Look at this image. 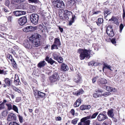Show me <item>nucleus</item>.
I'll return each mask as SVG.
<instances>
[{"label": "nucleus", "instance_id": "1", "mask_svg": "<svg viewBox=\"0 0 125 125\" xmlns=\"http://www.w3.org/2000/svg\"><path fill=\"white\" fill-rule=\"evenodd\" d=\"M41 37L39 34L34 33L29 38V41L27 40L24 42V46L29 49H31L32 47H38L40 45Z\"/></svg>", "mask_w": 125, "mask_h": 125}, {"label": "nucleus", "instance_id": "2", "mask_svg": "<svg viewBox=\"0 0 125 125\" xmlns=\"http://www.w3.org/2000/svg\"><path fill=\"white\" fill-rule=\"evenodd\" d=\"M91 51L90 50H87L85 49H79V51L80 53V59L82 60L84 59L85 57L87 58L90 55L89 52H90Z\"/></svg>", "mask_w": 125, "mask_h": 125}, {"label": "nucleus", "instance_id": "3", "mask_svg": "<svg viewBox=\"0 0 125 125\" xmlns=\"http://www.w3.org/2000/svg\"><path fill=\"white\" fill-rule=\"evenodd\" d=\"M60 17V19L64 20L65 19L68 20L69 18H72L73 17L72 12L68 11L67 10H65L64 11V17L61 16L60 14L59 15Z\"/></svg>", "mask_w": 125, "mask_h": 125}, {"label": "nucleus", "instance_id": "4", "mask_svg": "<svg viewBox=\"0 0 125 125\" xmlns=\"http://www.w3.org/2000/svg\"><path fill=\"white\" fill-rule=\"evenodd\" d=\"M30 19L31 23L36 25L38 23L39 16L36 14H32L30 15Z\"/></svg>", "mask_w": 125, "mask_h": 125}, {"label": "nucleus", "instance_id": "5", "mask_svg": "<svg viewBox=\"0 0 125 125\" xmlns=\"http://www.w3.org/2000/svg\"><path fill=\"white\" fill-rule=\"evenodd\" d=\"M60 73H58L57 72H54L52 76L50 77V79L52 83H53L57 80H58L60 79L59 76Z\"/></svg>", "mask_w": 125, "mask_h": 125}, {"label": "nucleus", "instance_id": "6", "mask_svg": "<svg viewBox=\"0 0 125 125\" xmlns=\"http://www.w3.org/2000/svg\"><path fill=\"white\" fill-rule=\"evenodd\" d=\"M18 24L21 25H23L27 22V19L25 16L20 18L18 20Z\"/></svg>", "mask_w": 125, "mask_h": 125}, {"label": "nucleus", "instance_id": "7", "mask_svg": "<svg viewBox=\"0 0 125 125\" xmlns=\"http://www.w3.org/2000/svg\"><path fill=\"white\" fill-rule=\"evenodd\" d=\"M12 13L15 16L18 17L25 15L26 14V12L24 11L17 10L13 11Z\"/></svg>", "mask_w": 125, "mask_h": 125}, {"label": "nucleus", "instance_id": "8", "mask_svg": "<svg viewBox=\"0 0 125 125\" xmlns=\"http://www.w3.org/2000/svg\"><path fill=\"white\" fill-rule=\"evenodd\" d=\"M108 118V117L106 115L102 113H100L97 117V119L99 121H104Z\"/></svg>", "mask_w": 125, "mask_h": 125}, {"label": "nucleus", "instance_id": "9", "mask_svg": "<svg viewBox=\"0 0 125 125\" xmlns=\"http://www.w3.org/2000/svg\"><path fill=\"white\" fill-rule=\"evenodd\" d=\"M106 33L108 35L111 37H113L114 34L113 30L112 27L111 26H108L107 28Z\"/></svg>", "mask_w": 125, "mask_h": 125}, {"label": "nucleus", "instance_id": "10", "mask_svg": "<svg viewBox=\"0 0 125 125\" xmlns=\"http://www.w3.org/2000/svg\"><path fill=\"white\" fill-rule=\"evenodd\" d=\"M16 115L13 113H11L9 114L8 117L7 118V120L9 121H14L16 120Z\"/></svg>", "mask_w": 125, "mask_h": 125}, {"label": "nucleus", "instance_id": "11", "mask_svg": "<svg viewBox=\"0 0 125 125\" xmlns=\"http://www.w3.org/2000/svg\"><path fill=\"white\" fill-rule=\"evenodd\" d=\"M55 6L58 8H59L60 10H63L64 8L65 5L63 1H62L58 4L55 5Z\"/></svg>", "mask_w": 125, "mask_h": 125}, {"label": "nucleus", "instance_id": "12", "mask_svg": "<svg viewBox=\"0 0 125 125\" xmlns=\"http://www.w3.org/2000/svg\"><path fill=\"white\" fill-rule=\"evenodd\" d=\"M45 60L48 63H50L51 65H52L54 63H55L56 62L53 60L52 58H50L49 57L46 56L45 58Z\"/></svg>", "mask_w": 125, "mask_h": 125}, {"label": "nucleus", "instance_id": "13", "mask_svg": "<svg viewBox=\"0 0 125 125\" xmlns=\"http://www.w3.org/2000/svg\"><path fill=\"white\" fill-rule=\"evenodd\" d=\"M74 81L76 83L79 82L81 80V78L80 74H78L77 76H75L74 80Z\"/></svg>", "mask_w": 125, "mask_h": 125}, {"label": "nucleus", "instance_id": "14", "mask_svg": "<svg viewBox=\"0 0 125 125\" xmlns=\"http://www.w3.org/2000/svg\"><path fill=\"white\" fill-rule=\"evenodd\" d=\"M91 107L90 105H83L81 106L80 107V109L81 110H84L86 109H89Z\"/></svg>", "mask_w": 125, "mask_h": 125}, {"label": "nucleus", "instance_id": "15", "mask_svg": "<svg viewBox=\"0 0 125 125\" xmlns=\"http://www.w3.org/2000/svg\"><path fill=\"white\" fill-rule=\"evenodd\" d=\"M46 64V62L44 61H41L37 64V66L39 68H41L44 66Z\"/></svg>", "mask_w": 125, "mask_h": 125}, {"label": "nucleus", "instance_id": "16", "mask_svg": "<svg viewBox=\"0 0 125 125\" xmlns=\"http://www.w3.org/2000/svg\"><path fill=\"white\" fill-rule=\"evenodd\" d=\"M107 115L109 117L111 118L113 117L114 115L113 109H111L110 110H109L107 112Z\"/></svg>", "mask_w": 125, "mask_h": 125}, {"label": "nucleus", "instance_id": "17", "mask_svg": "<svg viewBox=\"0 0 125 125\" xmlns=\"http://www.w3.org/2000/svg\"><path fill=\"white\" fill-rule=\"evenodd\" d=\"M81 103V99H78L74 103V106L75 107L79 106Z\"/></svg>", "mask_w": 125, "mask_h": 125}, {"label": "nucleus", "instance_id": "18", "mask_svg": "<svg viewBox=\"0 0 125 125\" xmlns=\"http://www.w3.org/2000/svg\"><path fill=\"white\" fill-rule=\"evenodd\" d=\"M61 69L62 70L66 71L69 69V68L67 65L64 63H63L61 66Z\"/></svg>", "mask_w": 125, "mask_h": 125}, {"label": "nucleus", "instance_id": "19", "mask_svg": "<svg viewBox=\"0 0 125 125\" xmlns=\"http://www.w3.org/2000/svg\"><path fill=\"white\" fill-rule=\"evenodd\" d=\"M98 114V112H96L94 113L91 116L90 115H89L88 116H87L86 117H88L89 118H87V120L91 119H94L96 117V116Z\"/></svg>", "mask_w": 125, "mask_h": 125}, {"label": "nucleus", "instance_id": "20", "mask_svg": "<svg viewBox=\"0 0 125 125\" xmlns=\"http://www.w3.org/2000/svg\"><path fill=\"white\" fill-rule=\"evenodd\" d=\"M54 43L55 44L59 47L61 45V43L59 39L56 38L54 39Z\"/></svg>", "mask_w": 125, "mask_h": 125}, {"label": "nucleus", "instance_id": "21", "mask_svg": "<svg viewBox=\"0 0 125 125\" xmlns=\"http://www.w3.org/2000/svg\"><path fill=\"white\" fill-rule=\"evenodd\" d=\"M106 90L109 91L113 92H115L116 91V89L115 88H113L112 87L108 86H106Z\"/></svg>", "mask_w": 125, "mask_h": 125}, {"label": "nucleus", "instance_id": "22", "mask_svg": "<svg viewBox=\"0 0 125 125\" xmlns=\"http://www.w3.org/2000/svg\"><path fill=\"white\" fill-rule=\"evenodd\" d=\"M112 21L113 22L117 24H118L117 19L114 16H113L108 21Z\"/></svg>", "mask_w": 125, "mask_h": 125}, {"label": "nucleus", "instance_id": "23", "mask_svg": "<svg viewBox=\"0 0 125 125\" xmlns=\"http://www.w3.org/2000/svg\"><path fill=\"white\" fill-rule=\"evenodd\" d=\"M98 82L99 84H105L107 83V80L104 79H101L100 80H99Z\"/></svg>", "mask_w": 125, "mask_h": 125}, {"label": "nucleus", "instance_id": "24", "mask_svg": "<svg viewBox=\"0 0 125 125\" xmlns=\"http://www.w3.org/2000/svg\"><path fill=\"white\" fill-rule=\"evenodd\" d=\"M11 81V80L7 78H6L5 79V83L8 86H9L11 85V83L10 81Z\"/></svg>", "mask_w": 125, "mask_h": 125}, {"label": "nucleus", "instance_id": "25", "mask_svg": "<svg viewBox=\"0 0 125 125\" xmlns=\"http://www.w3.org/2000/svg\"><path fill=\"white\" fill-rule=\"evenodd\" d=\"M52 56L53 57L54 59L56 60L60 56V55H59L56 52L53 53L52 54Z\"/></svg>", "mask_w": 125, "mask_h": 125}, {"label": "nucleus", "instance_id": "26", "mask_svg": "<svg viewBox=\"0 0 125 125\" xmlns=\"http://www.w3.org/2000/svg\"><path fill=\"white\" fill-rule=\"evenodd\" d=\"M89 118L88 117H85L81 119L80 120V122L78 124V125H83V123L82 124V123H83L84 121L85 120H87V119Z\"/></svg>", "mask_w": 125, "mask_h": 125}, {"label": "nucleus", "instance_id": "27", "mask_svg": "<svg viewBox=\"0 0 125 125\" xmlns=\"http://www.w3.org/2000/svg\"><path fill=\"white\" fill-rule=\"evenodd\" d=\"M111 67V66L110 65H108L107 64L105 63L104 64V66L103 67V71L104 72V69L105 68H107L111 70V69H110Z\"/></svg>", "mask_w": 125, "mask_h": 125}, {"label": "nucleus", "instance_id": "28", "mask_svg": "<svg viewBox=\"0 0 125 125\" xmlns=\"http://www.w3.org/2000/svg\"><path fill=\"white\" fill-rule=\"evenodd\" d=\"M84 91L82 89H79L77 92L75 93V95H79L81 94H83Z\"/></svg>", "mask_w": 125, "mask_h": 125}, {"label": "nucleus", "instance_id": "29", "mask_svg": "<svg viewBox=\"0 0 125 125\" xmlns=\"http://www.w3.org/2000/svg\"><path fill=\"white\" fill-rule=\"evenodd\" d=\"M45 95V93L42 92L40 91H39L38 92V98L39 97L41 98L44 97Z\"/></svg>", "mask_w": 125, "mask_h": 125}, {"label": "nucleus", "instance_id": "30", "mask_svg": "<svg viewBox=\"0 0 125 125\" xmlns=\"http://www.w3.org/2000/svg\"><path fill=\"white\" fill-rule=\"evenodd\" d=\"M103 21V19L102 18H99L98 20V22H96V23L98 26H100V24L102 23Z\"/></svg>", "mask_w": 125, "mask_h": 125}, {"label": "nucleus", "instance_id": "31", "mask_svg": "<svg viewBox=\"0 0 125 125\" xmlns=\"http://www.w3.org/2000/svg\"><path fill=\"white\" fill-rule=\"evenodd\" d=\"M33 94L35 97L36 98H38V91L37 90H35L34 89V88H33Z\"/></svg>", "mask_w": 125, "mask_h": 125}, {"label": "nucleus", "instance_id": "32", "mask_svg": "<svg viewBox=\"0 0 125 125\" xmlns=\"http://www.w3.org/2000/svg\"><path fill=\"white\" fill-rule=\"evenodd\" d=\"M62 1V0H52V1L54 5L58 4Z\"/></svg>", "mask_w": 125, "mask_h": 125}, {"label": "nucleus", "instance_id": "33", "mask_svg": "<svg viewBox=\"0 0 125 125\" xmlns=\"http://www.w3.org/2000/svg\"><path fill=\"white\" fill-rule=\"evenodd\" d=\"M11 88L13 89V90L19 93H20L21 92V91L17 88L16 87L13 86V85L11 86Z\"/></svg>", "mask_w": 125, "mask_h": 125}, {"label": "nucleus", "instance_id": "34", "mask_svg": "<svg viewBox=\"0 0 125 125\" xmlns=\"http://www.w3.org/2000/svg\"><path fill=\"white\" fill-rule=\"evenodd\" d=\"M28 28L29 29L28 30L29 31L31 32L34 31L36 28H35L34 27L31 26H28Z\"/></svg>", "mask_w": 125, "mask_h": 125}, {"label": "nucleus", "instance_id": "35", "mask_svg": "<svg viewBox=\"0 0 125 125\" xmlns=\"http://www.w3.org/2000/svg\"><path fill=\"white\" fill-rule=\"evenodd\" d=\"M111 93L109 92H106L101 94V95L105 96H107L111 94Z\"/></svg>", "mask_w": 125, "mask_h": 125}, {"label": "nucleus", "instance_id": "36", "mask_svg": "<svg viewBox=\"0 0 125 125\" xmlns=\"http://www.w3.org/2000/svg\"><path fill=\"white\" fill-rule=\"evenodd\" d=\"M30 9L32 12H35L36 11V8L35 6L31 5L30 7Z\"/></svg>", "mask_w": 125, "mask_h": 125}, {"label": "nucleus", "instance_id": "37", "mask_svg": "<svg viewBox=\"0 0 125 125\" xmlns=\"http://www.w3.org/2000/svg\"><path fill=\"white\" fill-rule=\"evenodd\" d=\"M90 121L89 120H85L83 122V125H90Z\"/></svg>", "mask_w": 125, "mask_h": 125}, {"label": "nucleus", "instance_id": "38", "mask_svg": "<svg viewBox=\"0 0 125 125\" xmlns=\"http://www.w3.org/2000/svg\"><path fill=\"white\" fill-rule=\"evenodd\" d=\"M16 80H14V83L16 85H20L21 84V83L20 82L19 79L16 81Z\"/></svg>", "mask_w": 125, "mask_h": 125}, {"label": "nucleus", "instance_id": "39", "mask_svg": "<svg viewBox=\"0 0 125 125\" xmlns=\"http://www.w3.org/2000/svg\"><path fill=\"white\" fill-rule=\"evenodd\" d=\"M78 120L79 119L78 118H75L72 121L71 123L75 125L77 123Z\"/></svg>", "mask_w": 125, "mask_h": 125}, {"label": "nucleus", "instance_id": "40", "mask_svg": "<svg viewBox=\"0 0 125 125\" xmlns=\"http://www.w3.org/2000/svg\"><path fill=\"white\" fill-rule=\"evenodd\" d=\"M57 60L59 63H61L63 62V59L62 57L60 56Z\"/></svg>", "mask_w": 125, "mask_h": 125}, {"label": "nucleus", "instance_id": "41", "mask_svg": "<svg viewBox=\"0 0 125 125\" xmlns=\"http://www.w3.org/2000/svg\"><path fill=\"white\" fill-rule=\"evenodd\" d=\"M12 109L16 112L18 113V109L17 107L15 105H13L12 106Z\"/></svg>", "mask_w": 125, "mask_h": 125}, {"label": "nucleus", "instance_id": "42", "mask_svg": "<svg viewBox=\"0 0 125 125\" xmlns=\"http://www.w3.org/2000/svg\"><path fill=\"white\" fill-rule=\"evenodd\" d=\"M75 2V1L74 0H70L68 2L69 3L71 6L73 5Z\"/></svg>", "mask_w": 125, "mask_h": 125}, {"label": "nucleus", "instance_id": "43", "mask_svg": "<svg viewBox=\"0 0 125 125\" xmlns=\"http://www.w3.org/2000/svg\"><path fill=\"white\" fill-rule=\"evenodd\" d=\"M108 122H105L104 121L103 124V125H110L111 122L110 120H108Z\"/></svg>", "mask_w": 125, "mask_h": 125}, {"label": "nucleus", "instance_id": "44", "mask_svg": "<svg viewBox=\"0 0 125 125\" xmlns=\"http://www.w3.org/2000/svg\"><path fill=\"white\" fill-rule=\"evenodd\" d=\"M58 46L55 44H53L51 46V49L52 50H53L54 49H58Z\"/></svg>", "mask_w": 125, "mask_h": 125}, {"label": "nucleus", "instance_id": "45", "mask_svg": "<svg viewBox=\"0 0 125 125\" xmlns=\"http://www.w3.org/2000/svg\"><path fill=\"white\" fill-rule=\"evenodd\" d=\"M60 77V79L61 80L63 81H64L66 80V77L65 76H64L62 74V75H61Z\"/></svg>", "mask_w": 125, "mask_h": 125}, {"label": "nucleus", "instance_id": "46", "mask_svg": "<svg viewBox=\"0 0 125 125\" xmlns=\"http://www.w3.org/2000/svg\"><path fill=\"white\" fill-rule=\"evenodd\" d=\"M93 96L95 98H97L101 96V95H99L98 93H94L93 94Z\"/></svg>", "mask_w": 125, "mask_h": 125}, {"label": "nucleus", "instance_id": "47", "mask_svg": "<svg viewBox=\"0 0 125 125\" xmlns=\"http://www.w3.org/2000/svg\"><path fill=\"white\" fill-rule=\"evenodd\" d=\"M75 16H74L73 17H72V20L69 21V25H71L74 22V19L75 18Z\"/></svg>", "mask_w": 125, "mask_h": 125}, {"label": "nucleus", "instance_id": "48", "mask_svg": "<svg viewBox=\"0 0 125 125\" xmlns=\"http://www.w3.org/2000/svg\"><path fill=\"white\" fill-rule=\"evenodd\" d=\"M104 13L105 15V14L106 13L107 14V15H106V16L105 17H107L108 15L110 14L111 13V12H110L109 11V10H108L104 11Z\"/></svg>", "mask_w": 125, "mask_h": 125}, {"label": "nucleus", "instance_id": "49", "mask_svg": "<svg viewBox=\"0 0 125 125\" xmlns=\"http://www.w3.org/2000/svg\"><path fill=\"white\" fill-rule=\"evenodd\" d=\"M6 105L7 106L8 108V109L9 110H10L12 109V106L11 104H6Z\"/></svg>", "mask_w": 125, "mask_h": 125}, {"label": "nucleus", "instance_id": "50", "mask_svg": "<svg viewBox=\"0 0 125 125\" xmlns=\"http://www.w3.org/2000/svg\"><path fill=\"white\" fill-rule=\"evenodd\" d=\"M7 57L11 61H13V59L12 58V56L10 54H8L7 55Z\"/></svg>", "mask_w": 125, "mask_h": 125}, {"label": "nucleus", "instance_id": "51", "mask_svg": "<svg viewBox=\"0 0 125 125\" xmlns=\"http://www.w3.org/2000/svg\"><path fill=\"white\" fill-rule=\"evenodd\" d=\"M29 3H36L38 2V0H28Z\"/></svg>", "mask_w": 125, "mask_h": 125}, {"label": "nucleus", "instance_id": "52", "mask_svg": "<svg viewBox=\"0 0 125 125\" xmlns=\"http://www.w3.org/2000/svg\"><path fill=\"white\" fill-rule=\"evenodd\" d=\"M15 2H17L19 3H20L21 2H23L25 0H14Z\"/></svg>", "mask_w": 125, "mask_h": 125}, {"label": "nucleus", "instance_id": "53", "mask_svg": "<svg viewBox=\"0 0 125 125\" xmlns=\"http://www.w3.org/2000/svg\"><path fill=\"white\" fill-rule=\"evenodd\" d=\"M28 26L26 27L25 28L23 29V31L26 32H29V29L28 28Z\"/></svg>", "mask_w": 125, "mask_h": 125}, {"label": "nucleus", "instance_id": "54", "mask_svg": "<svg viewBox=\"0 0 125 125\" xmlns=\"http://www.w3.org/2000/svg\"><path fill=\"white\" fill-rule=\"evenodd\" d=\"M18 117L19 118V119L20 122V123H22L23 122V117H22L20 115H19Z\"/></svg>", "mask_w": 125, "mask_h": 125}, {"label": "nucleus", "instance_id": "55", "mask_svg": "<svg viewBox=\"0 0 125 125\" xmlns=\"http://www.w3.org/2000/svg\"><path fill=\"white\" fill-rule=\"evenodd\" d=\"M12 18V16H9L7 18L8 21L10 22H11Z\"/></svg>", "mask_w": 125, "mask_h": 125}, {"label": "nucleus", "instance_id": "56", "mask_svg": "<svg viewBox=\"0 0 125 125\" xmlns=\"http://www.w3.org/2000/svg\"><path fill=\"white\" fill-rule=\"evenodd\" d=\"M119 28H120V32H121L122 31V30L123 28H124V26L122 24H121L120 25V26Z\"/></svg>", "mask_w": 125, "mask_h": 125}, {"label": "nucleus", "instance_id": "57", "mask_svg": "<svg viewBox=\"0 0 125 125\" xmlns=\"http://www.w3.org/2000/svg\"><path fill=\"white\" fill-rule=\"evenodd\" d=\"M116 39L115 38H114L112 39L111 41L112 43L113 44H115L116 43V42L115 41Z\"/></svg>", "mask_w": 125, "mask_h": 125}, {"label": "nucleus", "instance_id": "58", "mask_svg": "<svg viewBox=\"0 0 125 125\" xmlns=\"http://www.w3.org/2000/svg\"><path fill=\"white\" fill-rule=\"evenodd\" d=\"M95 92L96 93H102L103 92V91L102 90L98 89L97 90H95Z\"/></svg>", "mask_w": 125, "mask_h": 125}, {"label": "nucleus", "instance_id": "59", "mask_svg": "<svg viewBox=\"0 0 125 125\" xmlns=\"http://www.w3.org/2000/svg\"><path fill=\"white\" fill-rule=\"evenodd\" d=\"M9 125H19L18 123H17L16 122H12L10 123Z\"/></svg>", "mask_w": 125, "mask_h": 125}, {"label": "nucleus", "instance_id": "60", "mask_svg": "<svg viewBox=\"0 0 125 125\" xmlns=\"http://www.w3.org/2000/svg\"><path fill=\"white\" fill-rule=\"evenodd\" d=\"M70 112L73 115H74L75 111L74 109H72L70 111Z\"/></svg>", "mask_w": 125, "mask_h": 125}, {"label": "nucleus", "instance_id": "61", "mask_svg": "<svg viewBox=\"0 0 125 125\" xmlns=\"http://www.w3.org/2000/svg\"><path fill=\"white\" fill-rule=\"evenodd\" d=\"M95 64V63H94V61H92L88 63V64L89 65H92L93 64V65H94Z\"/></svg>", "mask_w": 125, "mask_h": 125}, {"label": "nucleus", "instance_id": "62", "mask_svg": "<svg viewBox=\"0 0 125 125\" xmlns=\"http://www.w3.org/2000/svg\"><path fill=\"white\" fill-rule=\"evenodd\" d=\"M12 64L13 65V67H15V68H16V67H17L16 65V62L15 61L14 59H13Z\"/></svg>", "mask_w": 125, "mask_h": 125}, {"label": "nucleus", "instance_id": "63", "mask_svg": "<svg viewBox=\"0 0 125 125\" xmlns=\"http://www.w3.org/2000/svg\"><path fill=\"white\" fill-rule=\"evenodd\" d=\"M1 102V101H0V103ZM4 105H2V103L0 104V110L4 108Z\"/></svg>", "mask_w": 125, "mask_h": 125}, {"label": "nucleus", "instance_id": "64", "mask_svg": "<svg viewBox=\"0 0 125 125\" xmlns=\"http://www.w3.org/2000/svg\"><path fill=\"white\" fill-rule=\"evenodd\" d=\"M98 78V76H96V77L93 78L92 79V82L93 83H95L96 81V79Z\"/></svg>", "mask_w": 125, "mask_h": 125}]
</instances>
